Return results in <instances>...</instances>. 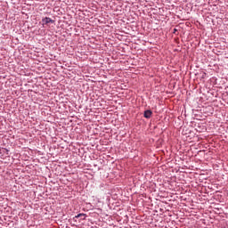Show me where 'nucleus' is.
Masks as SVG:
<instances>
[{
  "label": "nucleus",
  "mask_w": 228,
  "mask_h": 228,
  "mask_svg": "<svg viewBox=\"0 0 228 228\" xmlns=\"http://www.w3.org/2000/svg\"><path fill=\"white\" fill-rule=\"evenodd\" d=\"M86 216V215H85V214H78L77 216H75V218H82V220H85Z\"/></svg>",
  "instance_id": "obj_3"
},
{
  "label": "nucleus",
  "mask_w": 228,
  "mask_h": 228,
  "mask_svg": "<svg viewBox=\"0 0 228 228\" xmlns=\"http://www.w3.org/2000/svg\"><path fill=\"white\" fill-rule=\"evenodd\" d=\"M151 117H152V111L151 110H145L144 111V118H151Z\"/></svg>",
  "instance_id": "obj_2"
},
{
  "label": "nucleus",
  "mask_w": 228,
  "mask_h": 228,
  "mask_svg": "<svg viewBox=\"0 0 228 228\" xmlns=\"http://www.w3.org/2000/svg\"><path fill=\"white\" fill-rule=\"evenodd\" d=\"M42 22H43V24H50V22L52 24H54V20L49 17L43 18Z\"/></svg>",
  "instance_id": "obj_1"
}]
</instances>
